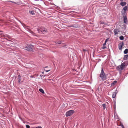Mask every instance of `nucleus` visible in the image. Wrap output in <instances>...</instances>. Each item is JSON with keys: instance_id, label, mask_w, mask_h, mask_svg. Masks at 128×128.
I'll return each instance as SVG.
<instances>
[{"instance_id": "f257e3e1", "label": "nucleus", "mask_w": 128, "mask_h": 128, "mask_svg": "<svg viewBox=\"0 0 128 128\" xmlns=\"http://www.w3.org/2000/svg\"><path fill=\"white\" fill-rule=\"evenodd\" d=\"M100 77L101 78L102 80H104L106 79V76L105 74L103 69H102L100 75Z\"/></svg>"}, {"instance_id": "f03ea898", "label": "nucleus", "mask_w": 128, "mask_h": 128, "mask_svg": "<svg viewBox=\"0 0 128 128\" xmlns=\"http://www.w3.org/2000/svg\"><path fill=\"white\" fill-rule=\"evenodd\" d=\"M125 65V63L124 62L123 63L121 64L120 65L116 67V69L120 71L124 68Z\"/></svg>"}, {"instance_id": "7ed1b4c3", "label": "nucleus", "mask_w": 128, "mask_h": 128, "mask_svg": "<svg viewBox=\"0 0 128 128\" xmlns=\"http://www.w3.org/2000/svg\"><path fill=\"white\" fill-rule=\"evenodd\" d=\"M33 46L31 44H30L29 45H28L27 46H26L24 48V49L28 51H30V50L32 51V49L33 48Z\"/></svg>"}, {"instance_id": "20e7f679", "label": "nucleus", "mask_w": 128, "mask_h": 128, "mask_svg": "<svg viewBox=\"0 0 128 128\" xmlns=\"http://www.w3.org/2000/svg\"><path fill=\"white\" fill-rule=\"evenodd\" d=\"M74 112V111L73 110H70L67 111L66 114V117L70 116Z\"/></svg>"}, {"instance_id": "39448f33", "label": "nucleus", "mask_w": 128, "mask_h": 128, "mask_svg": "<svg viewBox=\"0 0 128 128\" xmlns=\"http://www.w3.org/2000/svg\"><path fill=\"white\" fill-rule=\"evenodd\" d=\"M38 30V32L40 33H44V32H46L47 30L45 28H42L40 29V31Z\"/></svg>"}, {"instance_id": "423d86ee", "label": "nucleus", "mask_w": 128, "mask_h": 128, "mask_svg": "<svg viewBox=\"0 0 128 128\" xmlns=\"http://www.w3.org/2000/svg\"><path fill=\"white\" fill-rule=\"evenodd\" d=\"M123 42L120 43L118 44V48L120 50H121L122 49V48L124 45Z\"/></svg>"}, {"instance_id": "0eeeda50", "label": "nucleus", "mask_w": 128, "mask_h": 128, "mask_svg": "<svg viewBox=\"0 0 128 128\" xmlns=\"http://www.w3.org/2000/svg\"><path fill=\"white\" fill-rule=\"evenodd\" d=\"M114 34L116 35L118 34V32H120V30L118 29H115L114 30Z\"/></svg>"}, {"instance_id": "6e6552de", "label": "nucleus", "mask_w": 128, "mask_h": 128, "mask_svg": "<svg viewBox=\"0 0 128 128\" xmlns=\"http://www.w3.org/2000/svg\"><path fill=\"white\" fill-rule=\"evenodd\" d=\"M126 3L124 2H121L120 3V4L122 6H124L126 4Z\"/></svg>"}, {"instance_id": "1a4fd4ad", "label": "nucleus", "mask_w": 128, "mask_h": 128, "mask_svg": "<svg viewBox=\"0 0 128 128\" xmlns=\"http://www.w3.org/2000/svg\"><path fill=\"white\" fill-rule=\"evenodd\" d=\"M20 78L21 77L20 75L18 76V82L19 83H20Z\"/></svg>"}, {"instance_id": "9d476101", "label": "nucleus", "mask_w": 128, "mask_h": 128, "mask_svg": "<svg viewBox=\"0 0 128 128\" xmlns=\"http://www.w3.org/2000/svg\"><path fill=\"white\" fill-rule=\"evenodd\" d=\"M117 82L116 81H114L113 82H112L111 84V86H114Z\"/></svg>"}, {"instance_id": "9b49d317", "label": "nucleus", "mask_w": 128, "mask_h": 128, "mask_svg": "<svg viewBox=\"0 0 128 128\" xmlns=\"http://www.w3.org/2000/svg\"><path fill=\"white\" fill-rule=\"evenodd\" d=\"M127 20L126 16H125L124 18V22L126 24V23L127 22Z\"/></svg>"}, {"instance_id": "f8f14e48", "label": "nucleus", "mask_w": 128, "mask_h": 128, "mask_svg": "<svg viewBox=\"0 0 128 128\" xmlns=\"http://www.w3.org/2000/svg\"><path fill=\"white\" fill-rule=\"evenodd\" d=\"M128 57V55H126L124 56V60H127Z\"/></svg>"}, {"instance_id": "ddd939ff", "label": "nucleus", "mask_w": 128, "mask_h": 128, "mask_svg": "<svg viewBox=\"0 0 128 128\" xmlns=\"http://www.w3.org/2000/svg\"><path fill=\"white\" fill-rule=\"evenodd\" d=\"M48 68V67H45L44 69L45 71H46V72H49V71H50V69L48 70L47 69Z\"/></svg>"}, {"instance_id": "4468645a", "label": "nucleus", "mask_w": 128, "mask_h": 128, "mask_svg": "<svg viewBox=\"0 0 128 128\" xmlns=\"http://www.w3.org/2000/svg\"><path fill=\"white\" fill-rule=\"evenodd\" d=\"M39 91L42 94H44V90L42 88H40Z\"/></svg>"}, {"instance_id": "2eb2a0df", "label": "nucleus", "mask_w": 128, "mask_h": 128, "mask_svg": "<svg viewBox=\"0 0 128 128\" xmlns=\"http://www.w3.org/2000/svg\"><path fill=\"white\" fill-rule=\"evenodd\" d=\"M128 50L127 49H126L124 51V54H127L128 53Z\"/></svg>"}, {"instance_id": "dca6fc26", "label": "nucleus", "mask_w": 128, "mask_h": 128, "mask_svg": "<svg viewBox=\"0 0 128 128\" xmlns=\"http://www.w3.org/2000/svg\"><path fill=\"white\" fill-rule=\"evenodd\" d=\"M120 39L121 40H123L124 39V37L123 36H120L119 37Z\"/></svg>"}, {"instance_id": "f3484780", "label": "nucleus", "mask_w": 128, "mask_h": 128, "mask_svg": "<svg viewBox=\"0 0 128 128\" xmlns=\"http://www.w3.org/2000/svg\"><path fill=\"white\" fill-rule=\"evenodd\" d=\"M30 13V14H32V15H33L34 14V11H29Z\"/></svg>"}, {"instance_id": "a211bd4d", "label": "nucleus", "mask_w": 128, "mask_h": 128, "mask_svg": "<svg viewBox=\"0 0 128 128\" xmlns=\"http://www.w3.org/2000/svg\"><path fill=\"white\" fill-rule=\"evenodd\" d=\"M116 94H115L114 93H113V94H112V97L113 98H114L116 96Z\"/></svg>"}, {"instance_id": "6ab92c4d", "label": "nucleus", "mask_w": 128, "mask_h": 128, "mask_svg": "<svg viewBox=\"0 0 128 128\" xmlns=\"http://www.w3.org/2000/svg\"><path fill=\"white\" fill-rule=\"evenodd\" d=\"M127 9V6H125L123 8V10H126Z\"/></svg>"}, {"instance_id": "aec40b11", "label": "nucleus", "mask_w": 128, "mask_h": 128, "mask_svg": "<svg viewBox=\"0 0 128 128\" xmlns=\"http://www.w3.org/2000/svg\"><path fill=\"white\" fill-rule=\"evenodd\" d=\"M102 106L103 107V109H104L106 108V104H102Z\"/></svg>"}, {"instance_id": "412c9836", "label": "nucleus", "mask_w": 128, "mask_h": 128, "mask_svg": "<svg viewBox=\"0 0 128 128\" xmlns=\"http://www.w3.org/2000/svg\"><path fill=\"white\" fill-rule=\"evenodd\" d=\"M56 43L57 44H60L61 43L60 41H58L56 42Z\"/></svg>"}, {"instance_id": "4be33fe9", "label": "nucleus", "mask_w": 128, "mask_h": 128, "mask_svg": "<svg viewBox=\"0 0 128 128\" xmlns=\"http://www.w3.org/2000/svg\"><path fill=\"white\" fill-rule=\"evenodd\" d=\"M114 93L116 94L118 93L117 90H116Z\"/></svg>"}, {"instance_id": "5701e85b", "label": "nucleus", "mask_w": 128, "mask_h": 128, "mask_svg": "<svg viewBox=\"0 0 128 128\" xmlns=\"http://www.w3.org/2000/svg\"><path fill=\"white\" fill-rule=\"evenodd\" d=\"M26 128H30V126L28 125H26Z\"/></svg>"}, {"instance_id": "b1692460", "label": "nucleus", "mask_w": 128, "mask_h": 128, "mask_svg": "<svg viewBox=\"0 0 128 128\" xmlns=\"http://www.w3.org/2000/svg\"><path fill=\"white\" fill-rule=\"evenodd\" d=\"M106 48V47L105 46H103L102 47V48L103 49H104Z\"/></svg>"}, {"instance_id": "393cba45", "label": "nucleus", "mask_w": 128, "mask_h": 128, "mask_svg": "<svg viewBox=\"0 0 128 128\" xmlns=\"http://www.w3.org/2000/svg\"><path fill=\"white\" fill-rule=\"evenodd\" d=\"M36 128H42L40 126H39L36 127Z\"/></svg>"}, {"instance_id": "a878e982", "label": "nucleus", "mask_w": 128, "mask_h": 128, "mask_svg": "<svg viewBox=\"0 0 128 128\" xmlns=\"http://www.w3.org/2000/svg\"><path fill=\"white\" fill-rule=\"evenodd\" d=\"M106 43L105 42L103 44V46H105V45H106Z\"/></svg>"}, {"instance_id": "bb28decb", "label": "nucleus", "mask_w": 128, "mask_h": 128, "mask_svg": "<svg viewBox=\"0 0 128 128\" xmlns=\"http://www.w3.org/2000/svg\"><path fill=\"white\" fill-rule=\"evenodd\" d=\"M108 40V39H107L105 40V42L106 43L107 40Z\"/></svg>"}, {"instance_id": "cd10ccee", "label": "nucleus", "mask_w": 128, "mask_h": 128, "mask_svg": "<svg viewBox=\"0 0 128 128\" xmlns=\"http://www.w3.org/2000/svg\"><path fill=\"white\" fill-rule=\"evenodd\" d=\"M122 127V128H124V126H123V125H121Z\"/></svg>"}, {"instance_id": "c85d7f7f", "label": "nucleus", "mask_w": 128, "mask_h": 128, "mask_svg": "<svg viewBox=\"0 0 128 128\" xmlns=\"http://www.w3.org/2000/svg\"><path fill=\"white\" fill-rule=\"evenodd\" d=\"M83 51H86V50H83Z\"/></svg>"}, {"instance_id": "c756f323", "label": "nucleus", "mask_w": 128, "mask_h": 128, "mask_svg": "<svg viewBox=\"0 0 128 128\" xmlns=\"http://www.w3.org/2000/svg\"><path fill=\"white\" fill-rule=\"evenodd\" d=\"M115 106H116V105H115Z\"/></svg>"}, {"instance_id": "7c9ffc66", "label": "nucleus", "mask_w": 128, "mask_h": 128, "mask_svg": "<svg viewBox=\"0 0 128 128\" xmlns=\"http://www.w3.org/2000/svg\"><path fill=\"white\" fill-rule=\"evenodd\" d=\"M121 1H122V0H121Z\"/></svg>"}]
</instances>
